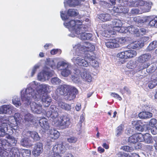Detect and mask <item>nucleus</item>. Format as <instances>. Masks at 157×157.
<instances>
[{"label":"nucleus","instance_id":"obj_1","mask_svg":"<svg viewBox=\"0 0 157 157\" xmlns=\"http://www.w3.org/2000/svg\"><path fill=\"white\" fill-rule=\"evenodd\" d=\"M95 45L88 42H84L73 46L72 51L74 56L71 61L75 65L86 67L91 66L95 69L99 66L98 62L92 52L95 51Z\"/></svg>","mask_w":157,"mask_h":157},{"label":"nucleus","instance_id":"obj_2","mask_svg":"<svg viewBox=\"0 0 157 157\" xmlns=\"http://www.w3.org/2000/svg\"><path fill=\"white\" fill-rule=\"evenodd\" d=\"M52 86L48 84H40L36 81L29 84L26 88L23 89L20 92L21 100L29 103L30 100L33 98L35 101H38L41 95L48 94L51 91Z\"/></svg>","mask_w":157,"mask_h":157},{"label":"nucleus","instance_id":"obj_3","mask_svg":"<svg viewBox=\"0 0 157 157\" xmlns=\"http://www.w3.org/2000/svg\"><path fill=\"white\" fill-rule=\"evenodd\" d=\"M82 23V22L80 21L76 22L74 20H72L69 23H65L64 25L71 32L69 34L70 36L74 37L76 36L82 40H90L92 34L86 32L87 29Z\"/></svg>","mask_w":157,"mask_h":157},{"label":"nucleus","instance_id":"obj_4","mask_svg":"<svg viewBox=\"0 0 157 157\" xmlns=\"http://www.w3.org/2000/svg\"><path fill=\"white\" fill-rule=\"evenodd\" d=\"M58 109L54 105H51L46 113L47 116L50 118L52 124L55 126H63L67 127L71 124V118L66 116H58Z\"/></svg>","mask_w":157,"mask_h":157},{"label":"nucleus","instance_id":"obj_5","mask_svg":"<svg viewBox=\"0 0 157 157\" xmlns=\"http://www.w3.org/2000/svg\"><path fill=\"white\" fill-rule=\"evenodd\" d=\"M2 126H0V137H3L7 134V132L9 129H10L9 127H4V125L2 124ZM7 138L8 140L4 139H0V147H2L4 149L9 151L12 147V145L16 144L17 141L15 139L10 135Z\"/></svg>","mask_w":157,"mask_h":157},{"label":"nucleus","instance_id":"obj_6","mask_svg":"<svg viewBox=\"0 0 157 157\" xmlns=\"http://www.w3.org/2000/svg\"><path fill=\"white\" fill-rule=\"evenodd\" d=\"M122 5L128 6L130 7H140L141 13H146L150 11L151 8L152 3L145 2V0H120Z\"/></svg>","mask_w":157,"mask_h":157},{"label":"nucleus","instance_id":"obj_7","mask_svg":"<svg viewBox=\"0 0 157 157\" xmlns=\"http://www.w3.org/2000/svg\"><path fill=\"white\" fill-rule=\"evenodd\" d=\"M57 92L66 97L68 100H71L75 98L78 93V90L73 86L67 84L59 85L57 89Z\"/></svg>","mask_w":157,"mask_h":157},{"label":"nucleus","instance_id":"obj_8","mask_svg":"<svg viewBox=\"0 0 157 157\" xmlns=\"http://www.w3.org/2000/svg\"><path fill=\"white\" fill-rule=\"evenodd\" d=\"M67 149L62 142L56 144L53 147L52 150L48 154L49 157H61L59 154L65 153Z\"/></svg>","mask_w":157,"mask_h":157},{"label":"nucleus","instance_id":"obj_9","mask_svg":"<svg viewBox=\"0 0 157 157\" xmlns=\"http://www.w3.org/2000/svg\"><path fill=\"white\" fill-rule=\"evenodd\" d=\"M133 20L136 24L143 23L149 21V25L157 28V17H154L151 16L136 17L133 18Z\"/></svg>","mask_w":157,"mask_h":157},{"label":"nucleus","instance_id":"obj_10","mask_svg":"<svg viewBox=\"0 0 157 157\" xmlns=\"http://www.w3.org/2000/svg\"><path fill=\"white\" fill-rule=\"evenodd\" d=\"M151 56L149 53H145L139 56L137 60L138 62L142 63L140 67L137 69L138 71H140L147 67L150 65V63L148 62L150 60Z\"/></svg>","mask_w":157,"mask_h":157},{"label":"nucleus","instance_id":"obj_11","mask_svg":"<svg viewBox=\"0 0 157 157\" xmlns=\"http://www.w3.org/2000/svg\"><path fill=\"white\" fill-rule=\"evenodd\" d=\"M32 99H33V98H32L30 100L29 103H26V101H23L22 100L21 101L24 102L25 105L24 106H26L30 105L31 110L34 113L40 114L43 113V111H44V109L42 108V105L39 103L38 102H31Z\"/></svg>","mask_w":157,"mask_h":157},{"label":"nucleus","instance_id":"obj_12","mask_svg":"<svg viewBox=\"0 0 157 157\" xmlns=\"http://www.w3.org/2000/svg\"><path fill=\"white\" fill-rule=\"evenodd\" d=\"M53 71L50 70L48 68H45L37 75V78L39 80L44 82L48 80L54 74Z\"/></svg>","mask_w":157,"mask_h":157},{"label":"nucleus","instance_id":"obj_13","mask_svg":"<svg viewBox=\"0 0 157 157\" xmlns=\"http://www.w3.org/2000/svg\"><path fill=\"white\" fill-rule=\"evenodd\" d=\"M78 13V11L77 10L74 9H69L67 11V14H65V13H63V11H60L61 17L63 20L65 21L63 25H64V24L65 23H69L72 20H71L70 21L68 22L67 20L70 19L69 18L70 17L75 16H77ZM74 20L76 22H77V21H79V20L76 21Z\"/></svg>","mask_w":157,"mask_h":157},{"label":"nucleus","instance_id":"obj_14","mask_svg":"<svg viewBox=\"0 0 157 157\" xmlns=\"http://www.w3.org/2000/svg\"><path fill=\"white\" fill-rule=\"evenodd\" d=\"M136 55L137 52L136 51L128 50L118 53L117 55V56L121 59H127L133 58Z\"/></svg>","mask_w":157,"mask_h":157},{"label":"nucleus","instance_id":"obj_15","mask_svg":"<svg viewBox=\"0 0 157 157\" xmlns=\"http://www.w3.org/2000/svg\"><path fill=\"white\" fill-rule=\"evenodd\" d=\"M152 64L151 66V68H150V69H147V71L149 73H151L153 72L155 70L156 71V74L153 75L151 78V80L149 82L148 86L150 89H152L155 87L157 85V68H155L153 71L150 72L149 71L151 70L152 69Z\"/></svg>","mask_w":157,"mask_h":157},{"label":"nucleus","instance_id":"obj_16","mask_svg":"<svg viewBox=\"0 0 157 157\" xmlns=\"http://www.w3.org/2000/svg\"><path fill=\"white\" fill-rule=\"evenodd\" d=\"M57 59V69L58 71H60L67 67L71 66V64L64 59L58 58Z\"/></svg>","mask_w":157,"mask_h":157},{"label":"nucleus","instance_id":"obj_17","mask_svg":"<svg viewBox=\"0 0 157 157\" xmlns=\"http://www.w3.org/2000/svg\"><path fill=\"white\" fill-rule=\"evenodd\" d=\"M0 109L1 113L3 114H11L13 111L15 109V108L11 104L3 105L0 107Z\"/></svg>","mask_w":157,"mask_h":157},{"label":"nucleus","instance_id":"obj_18","mask_svg":"<svg viewBox=\"0 0 157 157\" xmlns=\"http://www.w3.org/2000/svg\"><path fill=\"white\" fill-rule=\"evenodd\" d=\"M40 99L43 105L45 107L49 106L52 101L51 97L48 94L41 95L39 99Z\"/></svg>","mask_w":157,"mask_h":157},{"label":"nucleus","instance_id":"obj_19","mask_svg":"<svg viewBox=\"0 0 157 157\" xmlns=\"http://www.w3.org/2000/svg\"><path fill=\"white\" fill-rule=\"evenodd\" d=\"M43 151L42 144L41 143H37L35 144L33 153L35 156H36L42 153Z\"/></svg>","mask_w":157,"mask_h":157},{"label":"nucleus","instance_id":"obj_20","mask_svg":"<svg viewBox=\"0 0 157 157\" xmlns=\"http://www.w3.org/2000/svg\"><path fill=\"white\" fill-rule=\"evenodd\" d=\"M80 75L82 79L88 82H91L93 80L90 72L87 70H85L80 73Z\"/></svg>","mask_w":157,"mask_h":157},{"label":"nucleus","instance_id":"obj_21","mask_svg":"<svg viewBox=\"0 0 157 157\" xmlns=\"http://www.w3.org/2000/svg\"><path fill=\"white\" fill-rule=\"evenodd\" d=\"M105 44L107 48H118L119 46L117 39H109L108 41L105 42Z\"/></svg>","mask_w":157,"mask_h":157},{"label":"nucleus","instance_id":"obj_22","mask_svg":"<svg viewBox=\"0 0 157 157\" xmlns=\"http://www.w3.org/2000/svg\"><path fill=\"white\" fill-rule=\"evenodd\" d=\"M142 134L137 133L130 136L128 139V142L131 143L135 144L138 141L140 142V139H142Z\"/></svg>","mask_w":157,"mask_h":157},{"label":"nucleus","instance_id":"obj_23","mask_svg":"<svg viewBox=\"0 0 157 157\" xmlns=\"http://www.w3.org/2000/svg\"><path fill=\"white\" fill-rule=\"evenodd\" d=\"M142 139H140V142L144 141L147 144L152 143L153 142V140L152 137L150 134L147 133L144 135L142 134Z\"/></svg>","mask_w":157,"mask_h":157},{"label":"nucleus","instance_id":"obj_24","mask_svg":"<svg viewBox=\"0 0 157 157\" xmlns=\"http://www.w3.org/2000/svg\"><path fill=\"white\" fill-rule=\"evenodd\" d=\"M39 124L41 127L45 130L49 129L50 125L47 119L43 117L41 118L39 121Z\"/></svg>","mask_w":157,"mask_h":157},{"label":"nucleus","instance_id":"obj_25","mask_svg":"<svg viewBox=\"0 0 157 157\" xmlns=\"http://www.w3.org/2000/svg\"><path fill=\"white\" fill-rule=\"evenodd\" d=\"M85 0H65L64 3L65 6L67 4L70 7H75L79 5L82 1Z\"/></svg>","mask_w":157,"mask_h":157},{"label":"nucleus","instance_id":"obj_26","mask_svg":"<svg viewBox=\"0 0 157 157\" xmlns=\"http://www.w3.org/2000/svg\"><path fill=\"white\" fill-rule=\"evenodd\" d=\"M143 47V44L140 41L133 42L129 44L127 46L128 48L133 49H139Z\"/></svg>","mask_w":157,"mask_h":157},{"label":"nucleus","instance_id":"obj_27","mask_svg":"<svg viewBox=\"0 0 157 157\" xmlns=\"http://www.w3.org/2000/svg\"><path fill=\"white\" fill-rule=\"evenodd\" d=\"M121 3V6H119L117 8H114L113 10L114 11H115L117 13H127L128 11V9L125 6H125L122 5L121 1L120 0Z\"/></svg>","mask_w":157,"mask_h":157},{"label":"nucleus","instance_id":"obj_28","mask_svg":"<svg viewBox=\"0 0 157 157\" xmlns=\"http://www.w3.org/2000/svg\"><path fill=\"white\" fill-rule=\"evenodd\" d=\"M121 3V6H119L117 8H114L113 10L114 11H115L117 13H127L128 11V9L125 6H125L122 5L121 1L120 0Z\"/></svg>","mask_w":157,"mask_h":157},{"label":"nucleus","instance_id":"obj_29","mask_svg":"<svg viewBox=\"0 0 157 157\" xmlns=\"http://www.w3.org/2000/svg\"><path fill=\"white\" fill-rule=\"evenodd\" d=\"M40 65V63H37L35 64L31 69L29 71L28 75L29 77H32L34 76L37 70L39 68Z\"/></svg>","mask_w":157,"mask_h":157},{"label":"nucleus","instance_id":"obj_30","mask_svg":"<svg viewBox=\"0 0 157 157\" xmlns=\"http://www.w3.org/2000/svg\"><path fill=\"white\" fill-rule=\"evenodd\" d=\"M11 157H20V153L18 148L16 147H11L9 150Z\"/></svg>","mask_w":157,"mask_h":157},{"label":"nucleus","instance_id":"obj_31","mask_svg":"<svg viewBox=\"0 0 157 157\" xmlns=\"http://www.w3.org/2000/svg\"><path fill=\"white\" fill-rule=\"evenodd\" d=\"M24 120L26 122H32L35 119L34 116L30 113H25L23 115Z\"/></svg>","mask_w":157,"mask_h":157},{"label":"nucleus","instance_id":"obj_32","mask_svg":"<svg viewBox=\"0 0 157 157\" xmlns=\"http://www.w3.org/2000/svg\"><path fill=\"white\" fill-rule=\"evenodd\" d=\"M126 67L127 68L129 69H133L136 68V71L137 72L139 71L137 70V69L140 67V66H137V64L136 62L130 60L127 64Z\"/></svg>","mask_w":157,"mask_h":157},{"label":"nucleus","instance_id":"obj_33","mask_svg":"<svg viewBox=\"0 0 157 157\" xmlns=\"http://www.w3.org/2000/svg\"><path fill=\"white\" fill-rule=\"evenodd\" d=\"M112 22L113 30L115 31L116 29H119V27H121L122 25V22L120 20L118 19L113 20Z\"/></svg>","mask_w":157,"mask_h":157},{"label":"nucleus","instance_id":"obj_34","mask_svg":"<svg viewBox=\"0 0 157 157\" xmlns=\"http://www.w3.org/2000/svg\"><path fill=\"white\" fill-rule=\"evenodd\" d=\"M71 66H68L60 71L61 75L64 77H67L71 74Z\"/></svg>","mask_w":157,"mask_h":157},{"label":"nucleus","instance_id":"obj_35","mask_svg":"<svg viewBox=\"0 0 157 157\" xmlns=\"http://www.w3.org/2000/svg\"><path fill=\"white\" fill-rule=\"evenodd\" d=\"M152 113L146 111L140 112L138 114L139 117L141 119H147L151 118L152 116Z\"/></svg>","mask_w":157,"mask_h":157},{"label":"nucleus","instance_id":"obj_36","mask_svg":"<svg viewBox=\"0 0 157 157\" xmlns=\"http://www.w3.org/2000/svg\"><path fill=\"white\" fill-rule=\"evenodd\" d=\"M50 137L54 140L57 139L59 136L60 134L58 131L54 129H51L49 131Z\"/></svg>","mask_w":157,"mask_h":157},{"label":"nucleus","instance_id":"obj_37","mask_svg":"<svg viewBox=\"0 0 157 157\" xmlns=\"http://www.w3.org/2000/svg\"><path fill=\"white\" fill-rule=\"evenodd\" d=\"M58 58H55L53 59H51L48 61L47 59L48 62L47 64L52 69H56L57 68V64L56 65V61L58 62Z\"/></svg>","mask_w":157,"mask_h":157},{"label":"nucleus","instance_id":"obj_38","mask_svg":"<svg viewBox=\"0 0 157 157\" xmlns=\"http://www.w3.org/2000/svg\"><path fill=\"white\" fill-rule=\"evenodd\" d=\"M58 105L59 107L66 110H69L71 109V105L62 101H58Z\"/></svg>","mask_w":157,"mask_h":157},{"label":"nucleus","instance_id":"obj_39","mask_svg":"<svg viewBox=\"0 0 157 157\" xmlns=\"http://www.w3.org/2000/svg\"><path fill=\"white\" fill-rule=\"evenodd\" d=\"M128 33L131 34H136L137 36V34L139 32V29L136 26L131 25L128 27Z\"/></svg>","mask_w":157,"mask_h":157},{"label":"nucleus","instance_id":"obj_40","mask_svg":"<svg viewBox=\"0 0 157 157\" xmlns=\"http://www.w3.org/2000/svg\"><path fill=\"white\" fill-rule=\"evenodd\" d=\"M12 103L16 107L18 108L21 106V104L20 98L17 96H15L12 99Z\"/></svg>","mask_w":157,"mask_h":157},{"label":"nucleus","instance_id":"obj_41","mask_svg":"<svg viewBox=\"0 0 157 157\" xmlns=\"http://www.w3.org/2000/svg\"><path fill=\"white\" fill-rule=\"evenodd\" d=\"M99 18L103 21H109L111 18L110 14H108L102 13L99 16Z\"/></svg>","mask_w":157,"mask_h":157},{"label":"nucleus","instance_id":"obj_42","mask_svg":"<svg viewBox=\"0 0 157 157\" xmlns=\"http://www.w3.org/2000/svg\"><path fill=\"white\" fill-rule=\"evenodd\" d=\"M115 30H107L104 31L103 33V36L106 37H112V36L115 35L116 34Z\"/></svg>","mask_w":157,"mask_h":157},{"label":"nucleus","instance_id":"obj_43","mask_svg":"<svg viewBox=\"0 0 157 157\" xmlns=\"http://www.w3.org/2000/svg\"><path fill=\"white\" fill-rule=\"evenodd\" d=\"M157 47V41H153L151 43L147 48V51H151Z\"/></svg>","mask_w":157,"mask_h":157},{"label":"nucleus","instance_id":"obj_44","mask_svg":"<svg viewBox=\"0 0 157 157\" xmlns=\"http://www.w3.org/2000/svg\"><path fill=\"white\" fill-rule=\"evenodd\" d=\"M30 137L35 141H38L40 139L38 133L34 131H31Z\"/></svg>","mask_w":157,"mask_h":157},{"label":"nucleus","instance_id":"obj_45","mask_svg":"<svg viewBox=\"0 0 157 157\" xmlns=\"http://www.w3.org/2000/svg\"><path fill=\"white\" fill-rule=\"evenodd\" d=\"M8 152L9 151L4 149L2 147H0V157H6L9 155Z\"/></svg>","mask_w":157,"mask_h":157},{"label":"nucleus","instance_id":"obj_46","mask_svg":"<svg viewBox=\"0 0 157 157\" xmlns=\"http://www.w3.org/2000/svg\"><path fill=\"white\" fill-rule=\"evenodd\" d=\"M51 82L54 85H59L61 83V80L57 77H54L51 78Z\"/></svg>","mask_w":157,"mask_h":157},{"label":"nucleus","instance_id":"obj_47","mask_svg":"<svg viewBox=\"0 0 157 157\" xmlns=\"http://www.w3.org/2000/svg\"><path fill=\"white\" fill-rule=\"evenodd\" d=\"M30 140L29 138H24L22 139L20 142L21 145L24 147H26L29 146Z\"/></svg>","mask_w":157,"mask_h":157},{"label":"nucleus","instance_id":"obj_48","mask_svg":"<svg viewBox=\"0 0 157 157\" xmlns=\"http://www.w3.org/2000/svg\"><path fill=\"white\" fill-rule=\"evenodd\" d=\"M84 116L83 114L81 115L80 119V121L79 123L80 124H79L78 125L79 126V129L78 130H77V134L78 135H80L82 132L81 130V128L82 127V125L81 124L84 121Z\"/></svg>","mask_w":157,"mask_h":157},{"label":"nucleus","instance_id":"obj_49","mask_svg":"<svg viewBox=\"0 0 157 157\" xmlns=\"http://www.w3.org/2000/svg\"><path fill=\"white\" fill-rule=\"evenodd\" d=\"M21 153L23 157H30L31 155V151L29 150L23 149Z\"/></svg>","mask_w":157,"mask_h":157},{"label":"nucleus","instance_id":"obj_50","mask_svg":"<svg viewBox=\"0 0 157 157\" xmlns=\"http://www.w3.org/2000/svg\"><path fill=\"white\" fill-rule=\"evenodd\" d=\"M128 27H119V29H116L115 31L118 32L119 33H128Z\"/></svg>","mask_w":157,"mask_h":157},{"label":"nucleus","instance_id":"obj_51","mask_svg":"<svg viewBox=\"0 0 157 157\" xmlns=\"http://www.w3.org/2000/svg\"><path fill=\"white\" fill-rule=\"evenodd\" d=\"M31 132L27 129L24 130L22 132V135L24 138H28L30 137Z\"/></svg>","mask_w":157,"mask_h":157},{"label":"nucleus","instance_id":"obj_52","mask_svg":"<svg viewBox=\"0 0 157 157\" xmlns=\"http://www.w3.org/2000/svg\"><path fill=\"white\" fill-rule=\"evenodd\" d=\"M77 140V138L74 136H70L67 138V141L70 143H75Z\"/></svg>","mask_w":157,"mask_h":157},{"label":"nucleus","instance_id":"obj_53","mask_svg":"<svg viewBox=\"0 0 157 157\" xmlns=\"http://www.w3.org/2000/svg\"><path fill=\"white\" fill-rule=\"evenodd\" d=\"M71 79L75 83H78L80 81L79 78L77 76V74L75 73L74 75H71Z\"/></svg>","mask_w":157,"mask_h":157},{"label":"nucleus","instance_id":"obj_54","mask_svg":"<svg viewBox=\"0 0 157 157\" xmlns=\"http://www.w3.org/2000/svg\"><path fill=\"white\" fill-rule=\"evenodd\" d=\"M123 125L122 124L120 125L117 128V135L119 136L121 134L123 131Z\"/></svg>","mask_w":157,"mask_h":157},{"label":"nucleus","instance_id":"obj_55","mask_svg":"<svg viewBox=\"0 0 157 157\" xmlns=\"http://www.w3.org/2000/svg\"><path fill=\"white\" fill-rule=\"evenodd\" d=\"M142 13L138 9H132L130 11V14L132 15H136L138 14H141Z\"/></svg>","mask_w":157,"mask_h":157},{"label":"nucleus","instance_id":"obj_56","mask_svg":"<svg viewBox=\"0 0 157 157\" xmlns=\"http://www.w3.org/2000/svg\"><path fill=\"white\" fill-rule=\"evenodd\" d=\"M50 52L51 54L52 55H54L56 54L59 55L61 53V51L60 49H54L52 50Z\"/></svg>","mask_w":157,"mask_h":157},{"label":"nucleus","instance_id":"obj_57","mask_svg":"<svg viewBox=\"0 0 157 157\" xmlns=\"http://www.w3.org/2000/svg\"><path fill=\"white\" fill-rule=\"evenodd\" d=\"M149 39V37L148 36H144L141 38L139 41L143 44L144 46V43L148 41Z\"/></svg>","mask_w":157,"mask_h":157},{"label":"nucleus","instance_id":"obj_58","mask_svg":"<svg viewBox=\"0 0 157 157\" xmlns=\"http://www.w3.org/2000/svg\"><path fill=\"white\" fill-rule=\"evenodd\" d=\"M157 124V120L155 119H151L149 122V125L152 127H155Z\"/></svg>","mask_w":157,"mask_h":157},{"label":"nucleus","instance_id":"obj_59","mask_svg":"<svg viewBox=\"0 0 157 157\" xmlns=\"http://www.w3.org/2000/svg\"><path fill=\"white\" fill-rule=\"evenodd\" d=\"M120 157H131V153H127L123 152H120L119 153Z\"/></svg>","mask_w":157,"mask_h":157},{"label":"nucleus","instance_id":"obj_60","mask_svg":"<svg viewBox=\"0 0 157 157\" xmlns=\"http://www.w3.org/2000/svg\"><path fill=\"white\" fill-rule=\"evenodd\" d=\"M122 149L124 151L128 152H131L133 150L132 148L128 146H125L122 147Z\"/></svg>","mask_w":157,"mask_h":157},{"label":"nucleus","instance_id":"obj_61","mask_svg":"<svg viewBox=\"0 0 157 157\" xmlns=\"http://www.w3.org/2000/svg\"><path fill=\"white\" fill-rule=\"evenodd\" d=\"M146 33V30L144 28H141L139 30V32L137 34V36H139L140 35L145 34Z\"/></svg>","mask_w":157,"mask_h":157},{"label":"nucleus","instance_id":"obj_62","mask_svg":"<svg viewBox=\"0 0 157 157\" xmlns=\"http://www.w3.org/2000/svg\"><path fill=\"white\" fill-rule=\"evenodd\" d=\"M111 96L114 98H117L119 100H121L122 98L118 94L115 93H112L111 94Z\"/></svg>","mask_w":157,"mask_h":157},{"label":"nucleus","instance_id":"obj_63","mask_svg":"<svg viewBox=\"0 0 157 157\" xmlns=\"http://www.w3.org/2000/svg\"><path fill=\"white\" fill-rule=\"evenodd\" d=\"M117 43L122 44L124 43L126 41V39L125 37H122L117 39Z\"/></svg>","mask_w":157,"mask_h":157},{"label":"nucleus","instance_id":"obj_64","mask_svg":"<svg viewBox=\"0 0 157 157\" xmlns=\"http://www.w3.org/2000/svg\"><path fill=\"white\" fill-rule=\"evenodd\" d=\"M151 132L153 135H155L157 133V128L156 127H152L151 129Z\"/></svg>","mask_w":157,"mask_h":157}]
</instances>
